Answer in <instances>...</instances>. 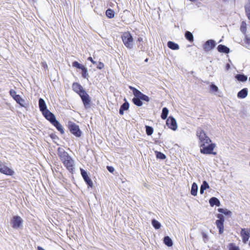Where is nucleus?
I'll return each instance as SVG.
<instances>
[{"label":"nucleus","mask_w":250,"mask_h":250,"mask_svg":"<svg viewBox=\"0 0 250 250\" xmlns=\"http://www.w3.org/2000/svg\"><path fill=\"white\" fill-rule=\"evenodd\" d=\"M72 88L81 97L85 107L86 108H89L90 107V98L87 93L84 90L82 86L78 83H75L73 84Z\"/></svg>","instance_id":"obj_1"},{"label":"nucleus","mask_w":250,"mask_h":250,"mask_svg":"<svg viewBox=\"0 0 250 250\" xmlns=\"http://www.w3.org/2000/svg\"><path fill=\"white\" fill-rule=\"evenodd\" d=\"M196 135L200 140V146H205L211 142V140L206 135L205 131L200 128H198L196 132Z\"/></svg>","instance_id":"obj_2"},{"label":"nucleus","mask_w":250,"mask_h":250,"mask_svg":"<svg viewBox=\"0 0 250 250\" xmlns=\"http://www.w3.org/2000/svg\"><path fill=\"white\" fill-rule=\"evenodd\" d=\"M123 42L125 45L129 49L133 47V38L129 32H125L122 36Z\"/></svg>","instance_id":"obj_3"},{"label":"nucleus","mask_w":250,"mask_h":250,"mask_svg":"<svg viewBox=\"0 0 250 250\" xmlns=\"http://www.w3.org/2000/svg\"><path fill=\"white\" fill-rule=\"evenodd\" d=\"M68 127L70 132L77 137H80L82 135L81 131L78 125L73 122L69 121L68 122Z\"/></svg>","instance_id":"obj_4"},{"label":"nucleus","mask_w":250,"mask_h":250,"mask_svg":"<svg viewBox=\"0 0 250 250\" xmlns=\"http://www.w3.org/2000/svg\"><path fill=\"white\" fill-rule=\"evenodd\" d=\"M23 219L18 215L14 216L11 221V224L13 229H20L22 227Z\"/></svg>","instance_id":"obj_5"},{"label":"nucleus","mask_w":250,"mask_h":250,"mask_svg":"<svg viewBox=\"0 0 250 250\" xmlns=\"http://www.w3.org/2000/svg\"><path fill=\"white\" fill-rule=\"evenodd\" d=\"M208 145H205V146H200V152L205 154H213L215 155L216 153L213 152V150L215 147V145L214 144H208Z\"/></svg>","instance_id":"obj_6"},{"label":"nucleus","mask_w":250,"mask_h":250,"mask_svg":"<svg viewBox=\"0 0 250 250\" xmlns=\"http://www.w3.org/2000/svg\"><path fill=\"white\" fill-rule=\"evenodd\" d=\"M129 88L132 90L133 95L135 96V97H139L141 100H142L146 102H149V98L147 96L143 94L139 90L132 86H129Z\"/></svg>","instance_id":"obj_7"},{"label":"nucleus","mask_w":250,"mask_h":250,"mask_svg":"<svg viewBox=\"0 0 250 250\" xmlns=\"http://www.w3.org/2000/svg\"><path fill=\"white\" fill-rule=\"evenodd\" d=\"M57 151L58 155L62 163L71 157L62 148L59 147Z\"/></svg>","instance_id":"obj_8"},{"label":"nucleus","mask_w":250,"mask_h":250,"mask_svg":"<svg viewBox=\"0 0 250 250\" xmlns=\"http://www.w3.org/2000/svg\"><path fill=\"white\" fill-rule=\"evenodd\" d=\"M0 172L7 175H13L14 171L0 161Z\"/></svg>","instance_id":"obj_9"},{"label":"nucleus","mask_w":250,"mask_h":250,"mask_svg":"<svg viewBox=\"0 0 250 250\" xmlns=\"http://www.w3.org/2000/svg\"><path fill=\"white\" fill-rule=\"evenodd\" d=\"M240 235L242 238L243 242L247 243L250 237V229H242Z\"/></svg>","instance_id":"obj_10"},{"label":"nucleus","mask_w":250,"mask_h":250,"mask_svg":"<svg viewBox=\"0 0 250 250\" xmlns=\"http://www.w3.org/2000/svg\"><path fill=\"white\" fill-rule=\"evenodd\" d=\"M62 163L68 171L73 173L75 164L74 161L71 157L65 161V162H62Z\"/></svg>","instance_id":"obj_11"},{"label":"nucleus","mask_w":250,"mask_h":250,"mask_svg":"<svg viewBox=\"0 0 250 250\" xmlns=\"http://www.w3.org/2000/svg\"><path fill=\"white\" fill-rule=\"evenodd\" d=\"M167 125L173 130H176L177 128V125L176 120L173 117H169L166 122Z\"/></svg>","instance_id":"obj_12"},{"label":"nucleus","mask_w":250,"mask_h":250,"mask_svg":"<svg viewBox=\"0 0 250 250\" xmlns=\"http://www.w3.org/2000/svg\"><path fill=\"white\" fill-rule=\"evenodd\" d=\"M80 170L81 175L83 179H84V181L86 183V184L88 185L89 187L92 188L93 187V182L91 181V179L88 176L87 172L82 168H81Z\"/></svg>","instance_id":"obj_13"},{"label":"nucleus","mask_w":250,"mask_h":250,"mask_svg":"<svg viewBox=\"0 0 250 250\" xmlns=\"http://www.w3.org/2000/svg\"><path fill=\"white\" fill-rule=\"evenodd\" d=\"M44 117L52 124L55 120V115L48 110L44 111L42 113Z\"/></svg>","instance_id":"obj_14"},{"label":"nucleus","mask_w":250,"mask_h":250,"mask_svg":"<svg viewBox=\"0 0 250 250\" xmlns=\"http://www.w3.org/2000/svg\"><path fill=\"white\" fill-rule=\"evenodd\" d=\"M215 46V42L213 40H209L205 42L204 45V49L206 51H209L213 48Z\"/></svg>","instance_id":"obj_15"},{"label":"nucleus","mask_w":250,"mask_h":250,"mask_svg":"<svg viewBox=\"0 0 250 250\" xmlns=\"http://www.w3.org/2000/svg\"><path fill=\"white\" fill-rule=\"evenodd\" d=\"M39 105L40 109L41 111H42V113L44 111L48 110L47 109V106H46L45 102L44 101V100L42 99V98H40L39 99Z\"/></svg>","instance_id":"obj_16"},{"label":"nucleus","mask_w":250,"mask_h":250,"mask_svg":"<svg viewBox=\"0 0 250 250\" xmlns=\"http://www.w3.org/2000/svg\"><path fill=\"white\" fill-rule=\"evenodd\" d=\"M224 221H221L220 220H216L215 224L219 229L220 234H222L224 231Z\"/></svg>","instance_id":"obj_17"},{"label":"nucleus","mask_w":250,"mask_h":250,"mask_svg":"<svg viewBox=\"0 0 250 250\" xmlns=\"http://www.w3.org/2000/svg\"><path fill=\"white\" fill-rule=\"evenodd\" d=\"M209 203L211 207L216 205L219 207L220 205V202L219 200L216 197H212L209 200Z\"/></svg>","instance_id":"obj_18"},{"label":"nucleus","mask_w":250,"mask_h":250,"mask_svg":"<svg viewBox=\"0 0 250 250\" xmlns=\"http://www.w3.org/2000/svg\"><path fill=\"white\" fill-rule=\"evenodd\" d=\"M52 124L62 134L64 133L62 125L58 121L56 120V119L52 123Z\"/></svg>","instance_id":"obj_19"},{"label":"nucleus","mask_w":250,"mask_h":250,"mask_svg":"<svg viewBox=\"0 0 250 250\" xmlns=\"http://www.w3.org/2000/svg\"><path fill=\"white\" fill-rule=\"evenodd\" d=\"M217 49L220 52L228 53L229 52V49L228 47L222 44L219 45L218 46Z\"/></svg>","instance_id":"obj_20"},{"label":"nucleus","mask_w":250,"mask_h":250,"mask_svg":"<svg viewBox=\"0 0 250 250\" xmlns=\"http://www.w3.org/2000/svg\"><path fill=\"white\" fill-rule=\"evenodd\" d=\"M248 95V90L247 88H244L240 91L238 94L237 96L240 98H245Z\"/></svg>","instance_id":"obj_21"},{"label":"nucleus","mask_w":250,"mask_h":250,"mask_svg":"<svg viewBox=\"0 0 250 250\" xmlns=\"http://www.w3.org/2000/svg\"><path fill=\"white\" fill-rule=\"evenodd\" d=\"M167 46L172 50H178L179 48V46L178 44L171 41H169L167 42Z\"/></svg>","instance_id":"obj_22"},{"label":"nucleus","mask_w":250,"mask_h":250,"mask_svg":"<svg viewBox=\"0 0 250 250\" xmlns=\"http://www.w3.org/2000/svg\"><path fill=\"white\" fill-rule=\"evenodd\" d=\"M17 103H18L22 107L26 106V104L25 100L23 99L20 95L17 97V98L15 100Z\"/></svg>","instance_id":"obj_23"},{"label":"nucleus","mask_w":250,"mask_h":250,"mask_svg":"<svg viewBox=\"0 0 250 250\" xmlns=\"http://www.w3.org/2000/svg\"><path fill=\"white\" fill-rule=\"evenodd\" d=\"M198 191V186L195 183H193L191 186V194L193 196H196L197 193Z\"/></svg>","instance_id":"obj_24"},{"label":"nucleus","mask_w":250,"mask_h":250,"mask_svg":"<svg viewBox=\"0 0 250 250\" xmlns=\"http://www.w3.org/2000/svg\"><path fill=\"white\" fill-rule=\"evenodd\" d=\"M164 242L168 247H171L173 245L172 241L168 236H165L164 237Z\"/></svg>","instance_id":"obj_25"},{"label":"nucleus","mask_w":250,"mask_h":250,"mask_svg":"<svg viewBox=\"0 0 250 250\" xmlns=\"http://www.w3.org/2000/svg\"><path fill=\"white\" fill-rule=\"evenodd\" d=\"M218 211L219 212L222 213L226 215H228L229 216H231L232 214V212L230 210H229L226 208H218Z\"/></svg>","instance_id":"obj_26"},{"label":"nucleus","mask_w":250,"mask_h":250,"mask_svg":"<svg viewBox=\"0 0 250 250\" xmlns=\"http://www.w3.org/2000/svg\"><path fill=\"white\" fill-rule=\"evenodd\" d=\"M235 78L241 82H246L247 80V77L243 74H237L235 76Z\"/></svg>","instance_id":"obj_27"},{"label":"nucleus","mask_w":250,"mask_h":250,"mask_svg":"<svg viewBox=\"0 0 250 250\" xmlns=\"http://www.w3.org/2000/svg\"><path fill=\"white\" fill-rule=\"evenodd\" d=\"M168 110L167 107H164L162 109V112L161 114V118L163 120H165L167 119L168 114Z\"/></svg>","instance_id":"obj_28"},{"label":"nucleus","mask_w":250,"mask_h":250,"mask_svg":"<svg viewBox=\"0 0 250 250\" xmlns=\"http://www.w3.org/2000/svg\"><path fill=\"white\" fill-rule=\"evenodd\" d=\"M132 101L135 105L138 106H141L143 105V102L139 97H135L132 99Z\"/></svg>","instance_id":"obj_29"},{"label":"nucleus","mask_w":250,"mask_h":250,"mask_svg":"<svg viewBox=\"0 0 250 250\" xmlns=\"http://www.w3.org/2000/svg\"><path fill=\"white\" fill-rule=\"evenodd\" d=\"M114 11L111 9H108L106 11V15L109 18H113L114 17Z\"/></svg>","instance_id":"obj_30"},{"label":"nucleus","mask_w":250,"mask_h":250,"mask_svg":"<svg viewBox=\"0 0 250 250\" xmlns=\"http://www.w3.org/2000/svg\"><path fill=\"white\" fill-rule=\"evenodd\" d=\"M185 37L190 42H192L193 41V35L189 31H187L185 33Z\"/></svg>","instance_id":"obj_31"},{"label":"nucleus","mask_w":250,"mask_h":250,"mask_svg":"<svg viewBox=\"0 0 250 250\" xmlns=\"http://www.w3.org/2000/svg\"><path fill=\"white\" fill-rule=\"evenodd\" d=\"M152 225L153 227L156 229H159L161 228V224L156 220L153 219L152 220Z\"/></svg>","instance_id":"obj_32"},{"label":"nucleus","mask_w":250,"mask_h":250,"mask_svg":"<svg viewBox=\"0 0 250 250\" xmlns=\"http://www.w3.org/2000/svg\"><path fill=\"white\" fill-rule=\"evenodd\" d=\"M81 70H82L83 77L84 78L87 79L88 77V73L87 72V68L84 66Z\"/></svg>","instance_id":"obj_33"},{"label":"nucleus","mask_w":250,"mask_h":250,"mask_svg":"<svg viewBox=\"0 0 250 250\" xmlns=\"http://www.w3.org/2000/svg\"><path fill=\"white\" fill-rule=\"evenodd\" d=\"M146 133L147 135H151L153 132V128L148 125L146 126Z\"/></svg>","instance_id":"obj_34"},{"label":"nucleus","mask_w":250,"mask_h":250,"mask_svg":"<svg viewBox=\"0 0 250 250\" xmlns=\"http://www.w3.org/2000/svg\"><path fill=\"white\" fill-rule=\"evenodd\" d=\"M72 66L80 69H82L84 66L83 65L79 63L77 61H75L72 63Z\"/></svg>","instance_id":"obj_35"},{"label":"nucleus","mask_w":250,"mask_h":250,"mask_svg":"<svg viewBox=\"0 0 250 250\" xmlns=\"http://www.w3.org/2000/svg\"><path fill=\"white\" fill-rule=\"evenodd\" d=\"M229 250H240L238 247L236 246L234 244L230 243L229 246Z\"/></svg>","instance_id":"obj_36"},{"label":"nucleus","mask_w":250,"mask_h":250,"mask_svg":"<svg viewBox=\"0 0 250 250\" xmlns=\"http://www.w3.org/2000/svg\"><path fill=\"white\" fill-rule=\"evenodd\" d=\"M10 94L14 100H15L17 98V97H18L19 96V95H17L16 92L13 89L10 91Z\"/></svg>","instance_id":"obj_37"},{"label":"nucleus","mask_w":250,"mask_h":250,"mask_svg":"<svg viewBox=\"0 0 250 250\" xmlns=\"http://www.w3.org/2000/svg\"><path fill=\"white\" fill-rule=\"evenodd\" d=\"M129 107V104L127 102H125L120 107V108L123 109V110H126L128 109Z\"/></svg>","instance_id":"obj_38"},{"label":"nucleus","mask_w":250,"mask_h":250,"mask_svg":"<svg viewBox=\"0 0 250 250\" xmlns=\"http://www.w3.org/2000/svg\"><path fill=\"white\" fill-rule=\"evenodd\" d=\"M244 42L247 44L246 47L249 49H250V38L246 37L244 40Z\"/></svg>","instance_id":"obj_39"},{"label":"nucleus","mask_w":250,"mask_h":250,"mask_svg":"<svg viewBox=\"0 0 250 250\" xmlns=\"http://www.w3.org/2000/svg\"><path fill=\"white\" fill-rule=\"evenodd\" d=\"M209 188V187L208 183L206 181H203V184L201 186V188L205 190Z\"/></svg>","instance_id":"obj_40"},{"label":"nucleus","mask_w":250,"mask_h":250,"mask_svg":"<svg viewBox=\"0 0 250 250\" xmlns=\"http://www.w3.org/2000/svg\"><path fill=\"white\" fill-rule=\"evenodd\" d=\"M210 90L213 92H217L218 91V88L217 86L214 84H211L210 86Z\"/></svg>","instance_id":"obj_41"},{"label":"nucleus","mask_w":250,"mask_h":250,"mask_svg":"<svg viewBox=\"0 0 250 250\" xmlns=\"http://www.w3.org/2000/svg\"><path fill=\"white\" fill-rule=\"evenodd\" d=\"M157 157L161 159H165L166 158V156L165 154L161 152H158L157 154Z\"/></svg>","instance_id":"obj_42"},{"label":"nucleus","mask_w":250,"mask_h":250,"mask_svg":"<svg viewBox=\"0 0 250 250\" xmlns=\"http://www.w3.org/2000/svg\"><path fill=\"white\" fill-rule=\"evenodd\" d=\"M217 217L218 218L217 220H220L221 221H225L224 217L222 214H218Z\"/></svg>","instance_id":"obj_43"},{"label":"nucleus","mask_w":250,"mask_h":250,"mask_svg":"<svg viewBox=\"0 0 250 250\" xmlns=\"http://www.w3.org/2000/svg\"><path fill=\"white\" fill-rule=\"evenodd\" d=\"M104 67V64L103 63L101 62H99L97 66V67L99 69H102L103 67Z\"/></svg>","instance_id":"obj_44"},{"label":"nucleus","mask_w":250,"mask_h":250,"mask_svg":"<svg viewBox=\"0 0 250 250\" xmlns=\"http://www.w3.org/2000/svg\"><path fill=\"white\" fill-rule=\"evenodd\" d=\"M107 169L110 172H113L114 171V168L112 167L107 166Z\"/></svg>","instance_id":"obj_45"},{"label":"nucleus","mask_w":250,"mask_h":250,"mask_svg":"<svg viewBox=\"0 0 250 250\" xmlns=\"http://www.w3.org/2000/svg\"><path fill=\"white\" fill-rule=\"evenodd\" d=\"M88 60L90 61L91 62L93 63V64H96V62L95 61H94L93 59L92 58V57H89L88 58Z\"/></svg>","instance_id":"obj_46"},{"label":"nucleus","mask_w":250,"mask_h":250,"mask_svg":"<svg viewBox=\"0 0 250 250\" xmlns=\"http://www.w3.org/2000/svg\"><path fill=\"white\" fill-rule=\"evenodd\" d=\"M203 236L204 238V241L205 242H206V241L205 239H208V236H207V235L206 233H203Z\"/></svg>","instance_id":"obj_47"},{"label":"nucleus","mask_w":250,"mask_h":250,"mask_svg":"<svg viewBox=\"0 0 250 250\" xmlns=\"http://www.w3.org/2000/svg\"><path fill=\"white\" fill-rule=\"evenodd\" d=\"M124 111L123 109H122L121 108H120V110H119V113L121 115H123L124 114Z\"/></svg>","instance_id":"obj_48"},{"label":"nucleus","mask_w":250,"mask_h":250,"mask_svg":"<svg viewBox=\"0 0 250 250\" xmlns=\"http://www.w3.org/2000/svg\"><path fill=\"white\" fill-rule=\"evenodd\" d=\"M230 64H229V63H227V65H226V69L227 70H229L230 68Z\"/></svg>","instance_id":"obj_49"},{"label":"nucleus","mask_w":250,"mask_h":250,"mask_svg":"<svg viewBox=\"0 0 250 250\" xmlns=\"http://www.w3.org/2000/svg\"><path fill=\"white\" fill-rule=\"evenodd\" d=\"M204 190H205L204 189L200 188V192L201 194H203L204 193Z\"/></svg>","instance_id":"obj_50"},{"label":"nucleus","mask_w":250,"mask_h":250,"mask_svg":"<svg viewBox=\"0 0 250 250\" xmlns=\"http://www.w3.org/2000/svg\"><path fill=\"white\" fill-rule=\"evenodd\" d=\"M38 250H45L43 248H42V247H38Z\"/></svg>","instance_id":"obj_51"},{"label":"nucleus","mask_w":250,"mask_h":250,"mask_svg":"<svg viewBox=\"0 0 250 250\" xmlns=\"http://www.w3.org/2000/svg\"><path fill=\"white\" fill-rule=\"evenodd\" d=\"M138 41L139 42H142V41H143V38H141V37H140V38H138Z\"/></svg>","instance_id":"obj_52"},{"label":"nucleus","mask_w":250,"mask_h":250,"mask_svg":"<svg viewBox=\"0 0 250 250\" xmlns=\"http://www.w3.org/2000/svg\"><path fill=\"white\" fill-rule=\"evenodd\" d=\"M190 1H193L194 0H190Z\"/></svg>","instance_id":"obj_53"},{"label":"nucleus","mask_w":250,"mask_h":250,"mask_svg":"<svg viewBox=\"0 0 250 250\" xmlns=\"http://www.w3.org/2000/svg\"><path fill=\"white\" fill-rule=\"evenodd\" d=\"M249 80H250V78H249Z\"/></svg>","instance_id":"obj_54"}]
</instances>
